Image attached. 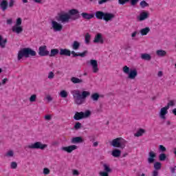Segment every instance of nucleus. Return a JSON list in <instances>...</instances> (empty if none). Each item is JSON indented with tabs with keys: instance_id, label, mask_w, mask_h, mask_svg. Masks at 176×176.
Segmentation results:
<instances>
[{
	"instance_id": "nucleus-1",
	"label": "nucleus",
	"mask_w": 176,
	"mask_h": 176,
	"mask_svg": "<svg viewBox=\"0 0 176 176\" xmlns=\"http://www.w3.org/2000/svg\"><path fill=\"white\" fill-rule=\"evenodd\" d=\"M80 19L79 10L76 9H72L69 10L68 14H62L56 17L57 21H62V23H68L70 20H78Z\"/></svg>"
},
{
	"instance_id": "nucleus-2",
	"label": "nucleus",
	"mask_w": 176,
	"mask_h": 176,
	"mask_svg": "<svg viewBox=\"0 0 176 176\" xmlns=\"http://www.w3.org/2000/svg\"><path fill=\"white\" fill-rule=\"evenodd\" d=\"M89 96H90V92L87 91H84L81 94L79 90L73 91V97L77 105H82Z\"/></svg>"
},
{
	"instance_id": "nucleus-3",
	"label": "nucleus",
	"mask_w": 176,
	"mask_h": 176,
	"mask_svg": "<svg viewBox=\"0 0 176 176\" xmlns=\"http://www.w3.org/2000/svg\"><path fill=\"white\" fill-rule=\"evenodd\" d=\"M89 54V51L87 50H85L84 52H82V53H79L77 54L76 52H75V51H72L65 48L63 49L61 48L60 50V52L59 54L60 56H66L67 57H71V54H72V57H86V55Z\"/></svg>"
},
{
	"instance_id": "nucleus-4",
	"label": "nucleus",
	"mask_w": 176,
	"mask_h": 176,
	"mask_svg": "<svg viewBox=\"0 0 176 176\" xmlns=\"http://www.w3.org/2000/svg\"><path fill=\"white\" fill-rule=\"evenodd\" d=\"M94 16L96 17L97 20H104L106 23H108V21H112V20L116 17L114 14L104 12L102 11H96Z\"/></svg>"
},
{
	"instance_id": "nucleus-5",
	"label": "nucleus",
	"mask_w": 176,
	"mask_h": 176,
	"mask_svg": "<svg viewBox=\"0 0 176 176\" xmlns=\"http://www.w3.org/2000/svg\"><path fill=\"white\" fill-rule=\"evenodd\" d=\"M122 71L124 74H128L129 79H135V77L138 75L137 69H130V67L125 65L122 68Z\"/></svg>"
},
{
	"instance_id": "nucleus-6",
	"label": "nucleus",
	"mask_w": 176,
	"mask_h": 176,
	"mask_svg": "<svg viewBox=\"0 0 176 176\" xmlns=\"http://www.w3.org/2000/svg\"><path fill=\"white\" fill-rule=\"evenodd\" d=\"M91 115V111L90 110H87L85 112H76L74 116L73 117L74 120H82V119H86Z\"/></svg>"
},
{
	"instance_id": "nucleus-7",
	"label": "nucleus",
	"mask_w": 176,
	"mask_h": 176,
	"mask_svg": "<svg viewBox=\"0 0 176 176\" xmlns=\"http://www.w3.org/2000/svg\"><path fill=\"white\" fill-rule=\"evenodd\" d=\"M26 148L29 149H41V151H45V149L47 148V144H42L41 142H36L28 145Z\"/></svg>"
},
{
	"instance_id": "nucleus-8",
	"label": "nucleus",
	"mask_w": 176,
	"mask_h": 176,
	"mask_svg": "<svg viewBox=\"0 0 176 176\" xmlns=\"http://www.w3.org/2000/svg\"><path fill=\"white\" fill-rule=\"evenodd\" d=\"M47 47L46 45L40 46L38 48V55H40L41 57L49 56V54H50V52L47 51Z\"/></svg>"
},
{
	"instance_id": "nucleus-9",
	"label": "nucleus",
	"mask_w": 176,
	"mask_h": 176,
	"mask_svg": "<svg viewBox=\"0 0 176 176\" xmlns=\"http://www.w3.org/2000/svg\"><path fill=\"white\" fill-rule=\"evenodd\" d=\"M52 25L55 32H60V31L63 30V25H61L60 23H58V22L56 21H52Z\"/></svg>"
},
{
	"instance_id": "nucleus-10",
	"label": "nucleus",
	"mask_w": 176,
	"mask_h": 176,
	"mask_svg": "<svg viewBox=\"0 0 176 176\" xmlns=\"http://www.w3.org/2000/svg\"><path fill=\"white\" fill-rule=\"evenodd\" d=\"M139 21H144L146 20V19H149V12L144 11L142 12L139 16L137 17Z\"/></svg>"
},
{
	"instance_id": "nucleus-11",
	"label": "nucleus",
	"mask_w": 176,
	"mask_h": 176,
	"mask_svg": "<svg viewBox=\"0 0 176 176\" xmlns=\"http://www.w3.org/2000/svg\"><path fill=\"white\" fill-rule=\"evenodd\" d=\"M90 65L92 66V71L94 74H97L98 72V63L97 62V60L91 59L90 60Z\"/></svg>"
},
{
	"instance_id": "nucleus-12",
	"label": "nucleus",
	"mask_w": 176,
	"mask_h": 176,
	"mask_svg": "<svg viewBox=\"0 0 176 176\" xmlns=\"http://www.w3.org/2000/svg\"><path fill=\"white\" fill-rule=\"evenodd\" d=\"M25 57V58H28L27 57V50L26 47L21 49L18 52L17 59L19 61Z\"/></svg>"
},
{
	"instance_id": "nucleus-13",
	"label": "nucleus",
	"mask_w": 176,
	"mask_h": 176,
	"mask_svg": "<svg viewBox=\"0 0 176 176\" xmlns=\"http://www.w3.org/2000/svg\"><path fill=\"white\" fill-rule=\"evenodd\" d=\"M168 109L165 107L162 108L160 111V118L163 120H166V119H167V118L166 117V115L168 113Z\"/></svg>"
},
{
	"instance_id": "nucleus-14",
	"label": "nucleus",
	"mask_w": 176,
	"mask_h": 176,
	"mask_svg": "<svg viewBox=\"0 0 176 176\" xmlns=\"http://www.w3.org/2000/svg\"><path fill=\"white\" fill-rule=\"evenodd\" d=\"M62 151H65V152H67V153H71L73 151L78 149V146L76 145H71L69 146L62 147Z\"/></svg>"
},
{
	"instance_id": "nucleus-15",
	"label": "nucleus",
	"mask_w": 176,
	"mask_h": 176,
	"mask_svg": "<svg viewBox=\"0 0 176 176\" xmlns=\"http://www.w3.org/2000/svg\"><path fill=\"white\" fill-rule=\"evenodd\" d=\"M156 157V153L153 151L148 153V163L149 164L155 162V158Z\"/></svg>"
},
{
	"instance_id": "nucleus-16",
	"label": "nucleus",
	"mask_w": 176,
	"mask_h": 176,
	"mask_svg": "<svg viewBox=\"0 0 176 176\" xmlns=\"http://www.w3.org/2000/svg\"><path fill=\"white\" fill-rule=\"evenodd\" d=\"M94 43H104V39L102 38V34H101V33H98L95 36Z\"/></svg>"
},
{
	"instance_id": "nucleus-17",
	"label": "nucleus",
	"mask_w": 176,
	"mask_h": 176,
	"mask_svg": "<svg viewBox=\"0 0 176 176\" xmlns=\"http://www.w3.org/2000/svg\"><path fill=\"white\" fill-rule=\"evenodd\" d=\"M120 138H117L114 140H113L110 144L111 146H113V148H120Z\"/></svg>"
},
{
	"instance_id": "nucleus-18",
	"label": "nucleus",
	"mask_w": 176,
	"mask_h": 176,
	"mask_svg": "<svg viewBox=\"0 0 176 176\" xmlns=\"http://www.w3.org/2000/svg\"><path fill=\"white\" fill-rule=\"evenodd\" d=\"M26 56L28 58L29 57H35L36 56V52L30 47H26Z\"/></svg>"
},
{
	"instance_id": "nucleus-19",
	"label": "nucleus",
	"mask_w": 176,
	"mask_h": 176,
	"mask_svg": "<svg viewBox=\"0 0 176 176\" xmlns=\"http://www.w3.org/2000/svg\"><path fill=\"white\" fill-rule=\"evenodd\" d=\"M83 142L85 140L80 136L73 138L71 140V144H82Z\"/></svg>"
},
{
	"instance_id": "nucleus-20",
	"label": "nucleus",
	"mask_w": 176,
	"mask_h": 176,
	"mask_svg": "<svg viewBox=\"0 0 176 176\" xmlns=\"http://www.w3.org/2000/svg\"><path fill=\"white\" fill-rule=\"evenodd\" d=\"M82 19L85 20H91V19H94V14H89L87 12L81 13Z\"/></svg>"
},
{
	"instance_id": "nucleus-21",
	"label": "nucleus",
	"mask_w": 176,
	"mask_h": 176,
	"mask_svg": "<svg viewBox=\"0 0 176 176\" xmlns=\"http://www.w3.org/2000/svg\"><path fill=\"white\" fill-rule=\"evenodd\" d=\"M8 6H9V3L6 0H2L0 3V8L3 12H5L8 9Z\"/></svg>"
},
{
	"instance_id": "nucleus-22",
	"label": "nucleus",
	"mask_w": 176,
	"mask_h": 176,
	"mask_svg": "<svg viewBox=\"0 0 176 176\" xmlns=\"http://www.w3.org/2000/svg\"><path fill=\"white\" fill-rule=\"evenodd\" d=\"M140 58L144 61H151L152 56L149 54L144 53L140 54Z\"/></svg>"
},
{
	"instance_id": "nucleus-23",
	"label": "nucleus",
	"mask_w": 176,
	"mask_h": 176,
	"mask_svg": "<svg viewBox=\"0 0 176 176\" xmlns=\"http://www.w3.org/2000/svg\"><path fill=\"white\" fill-rule=\"evenodd\" d=\"M12 30V32H15L16 34H21L23 30V27L17 25H14Z\"/></svg>"
},
{
	"instance_id": "nucleus-24",
	"label": "nucleus",
	"mask_w": 176,
	"mask_h": 176,
	"mask_svg": "<svg viewBox=\"0 0 176 176\" xmlns=\"http://www.w3.org/2000/svg\"><path fill=\"white\" fill-rule=\"evenodd\" d=\"M122 154V151L119 149H114L111 152V155L113 157H120Z\"/></svg>"
},
{
	"instance_id": "nucleus-25",
	"label": "nucleus",
	"mask_w": 176,
	"mask_h": 176,
	"mask_svg": "<svg viewBox=\"0 0 176 176\" xmlns=\"http://www.w3.org/2000/svg\"><path fill=\"white\" fill-rule=\"evenodd\" d=\"M6 43H8V39H6V38L3 39V37H2V36L0 35V46H1V47H2L3 49H5L6 46Z\"/></svg>"
},
{
	"instance_id": "nucleus-26",
	"label": "nucleus",
	"mask_w": 176,
	"mask_h": 176,
	"mask_svg": "<svg viewBox=\"0 0 176 176\" xmlns=\"http://www.w3.org/2000/svg\"><path fill=\"white\" fill-rule=\"evenodd\" d=\"M73 50H78L80 47V43L77 41H74L72 45Z\"/></svg>"
},
{
	"instance_id": "nucleus-27",
	"label": "nucleus",
	"mask_w": 176,
	"mask_h": 176,
	"mask_svg": "<svg viewBox=\"0 0 176 176\" xmlns=\"http://www.w3.org/2000/svg\"><path fill=\"white\" fill-rule=\"evenodd\" d=\"M150 31L151 28H149V27H146L140 30V34L142 36H144L145 35H148V33L150 32Z\"/></svg>"
},
{
	"instance_id": "nucleus-28",
	"label": "nucleus",
	"mask_w": 176,
	"mask_h": 176,
	"mask_svg": "<svg viewBox=\"0 0 176 176\" xmlns=\"http://www.w3.org/2000/svg\"><path fill=\"white\" fill-rule=\"evenodd\" d=\"M60 53V50L58 49H52L51 50L50 54H49L50 57H55Z\"/></svg>"
},
{
	"instance_id": "nucleus-29",
	"label": "nucleus",
	"mask_w": 176,
	"mask_h": 176,
	"mask_svg": "<svg viewBox=\"0 0 176 176\" xmlns=\"http://www.w3.org/2000/svg\"><path fill=\"white\" fill-rule=\"evenodd\" d=\"M71 82H72V83H74V85H76L77 83H83V80L76 77H72L71 78Z\"/></svg>"
},
{
	"instance_id": "nucleus-30",
	"label": "nucleus",
	"mask_w": 176,
	"mask_h": 176,
	"mask_svg": "<svg viewBox=\"0 0 176 176\" xmlns=\"http://www.w3.org/2000/svg\"><path fill=\"white\" fill-rule=\"evenodd\" d=\"M144 134H145V129H140L136 133H135V137H141Z\"/></svg>"
},
{
	"instance_id": "nucleus-31",
	"label": "nucleus",
	"mask_w": 176,
	"mask_h": 176,
	"mask_svg": "<svg viewBox=\"0 0 176 176\" xmlns=\"http://www.w3.org/2000/svg\"><path fill=\"white\" fill-rule=\"evenodd\" d=\"M126 144H127V141L124 140L123 138H120V148L121 149H124L126 148Z\"/></svg>"
},
{
	"instance_id": "nucleus-32",
	"label": "nucleus",
	"mask_w": 176,
	"mask_h": 176,
	"mask_svg": "<svg viewBox=\"0 0 176 176\" xmlns=\"http://www.w3.org/2000/svg\"><path fill=\"white\" fill-rule=\"evenodd\" d=\"M154 170L157 171H159V170H162V163L160 162H155Z\"/></svg>"
},
{
	"instance_id": "nucleus-33",
	"label": "nucleus",
	"mask_w": 176,
	"mask_h": 176,
	"mask_svg": "<svg viewBox=\"0 0 176 176\" xmlns=\"http://www.w3.org/2000/svg\"><path fill=\"white\" fill-rule=\"evenodd\" d=\"M100 97V96L98 94V93H94L91 96V98L93 100V101H98Z\"/></svg>"
},
{
	"instance_id": "nucleus-34",
	"label": "nucleus",
	"mask_w": 176,
	"mask_h": 176,
	"mask_svg": "<svg viewBox=\"0 0 176 176\" xmlns=\"http://www.w3.org/2000/svg\"><path fill=\"white\" fill-rule=\"evenodd\" d=\"M103 167H104V171H103V173H112V169H111V168H109V166H108L107 164H103Z\"/></svg>"
},
{
	"instance_id": "nucleus-35",
	"label": "nucleus",
	"mask_w": 176,
	"mask_h": 176,
	"mask_svg": "<svg viewBox=\"0 0 176 176\" xmlns=\"http://www.w3.org/2000/svg\"><path fill=\"white\" fill-rule=\"evenodd\" d=\"M140 6L142 9H144V8H148L149 3H146L145 0H143L140 3Z\"/></svg>"
},
{
	"instance_id": "nucleus-36",
	"label": "nucleus",
	"mask_w": 176,
	"mask_h": 176,
	"mask_svg": "<svg viewBox=\"0 0 176 176\" xmlns=\"http://www.w3.org/2000/svg\"><path fill=\"white\" fill-rule=\"evenodd\" d=\"M166 159H167V155H166L165 153H161L159 155V160L160 162H164V160H166Z\"/></svg>"
},
{
	"instance_id": "nucleus-37",
	"label": "nucleus",
	"mask_w": 176,
	"mask_h": 176,
	"mask_svg": "<svg viewBox=\"0 0 176 176\" xmlns=\"http://www.w3.org/2000/svg\"><path fill=\"white\" fill-rule=\"evenodd\" d=\"M156 53L157 56H160V57H163L164 56L165 54H166L167 52H166V51L164 50H157Z\"/></svg>"
},
{
	"instance_id": "nucleus-38",
	"label": "nucleus",
	"mask_w": 176,
	"mask_h": 176,
	"mask_svg": "<svg viewBox=\"0 0 176 176\" xmlns=\"http://www.w3.org/2000/svg\"><path fill=\"white\" fill-rule=\"evenodd\" d=\"M90 38H91V36L89 33H87L85 34V43L86 45H89L90 43Z\"/></svg>"
},
{
	"instance_id": "nucleus-39",
	"label": "nucleus",
	"mask_w": 176,
	"mask_h": 176,
	"mask_svg": "<svg viewBox=\"0 0 176 176\" xmlns=\"http://www.w3.org/2000/svg\"><path fill=\"white\" fill-rule=\"evenodd\" d=\"M60 95L62 98H67V97H68V93L64 90L60 91Z\"/></svg>"
},
{
	"instance_id": "nucleus-40",
	"label": "nucleus",
	"mask_w": 176,
	"mask_h": 176,
	"mask_svg": "<svg viewBox=\"0 0 176 176\" xmlns=\"http://www.w3.org/2000/svg\"><path fill=\"white\" fill-rule=\"evenodd\" d=\"M29 100L30 102H35V101H36V94L32 95L29 98Z\"/></svg>"
},
{
	"instance_id": "nucleus-41",
	"label": "nucleus",
	"mask_w": 176,
	"mask_h": 176,
	"mask_svg": "<svg viewBox=\"0 0 176 176\" xmlns=\"http://www.w3.org/2000/svg\"><path fill=\"white\" fill-rule=\"evenodd\" d=\"M74 129L75 130H79V129H82V124L79 122H76L74 124Z\"/></svg>"
},
{
	"instance_id": "nucleus-42",
	"label": "nucleus",
	"mask_w": 176,
	"mask_h": 176,
	"mask_svg": "<svg viewBox=\"0 0 176 176\" xmlns=\"http://www.w3.org/2000/svg\"><path fill=\"white\" fill-rule=\"evenodd\" d=\"M175 105V103H174V100H170L169 102H168L166 107L169 109L170 107H174Z\"/></svg>"
},
{
	"instance_id": "nucleus-43",
	"label": "nucleus",
	"mask_w": 176,
	"mask_h": 176,
	"mask_svg": "<svg viewBox=\"0 0 176 176\" xmlns=\"http://www.w3.org/2000/svg\"><path fill=\"white\" fill-rule=\"evenodd\" d=\"M10 168H12L13 170H16V168H17V162H11Z\"/></svg>"
},
{
	"instance_id": "nucleus-44",
	"label": "nucleus",
	"mask_w": 176,
	"mask_h": 176,
	"mask_svg": "<svg viewBox=\"0 0 176 176\" xmlns=\"http://www.w3.org/2000/svg\"><path fill=\"white\" fill-rule=\"evenodd\" d=\"M159 151H160V152H166V151H167V149L164 147V146L160 144L159 146Z\"/></svg>"
},
{
	"instance_id": "nucleus-45",
	"label": "nucleus",
	"mask_w": 176,
	"mask_h": 176,
	"mask_svg": "<svg viewBox=\"0 0 176 176\" xmlns=\"http://www.w3.org/2000/svg\"><path fill=\"white\" fill-rule=\"evenodd\" d=\"M22 21H23V20L21 19V18H18L16 19V22L15 25H16V26H21Z\"/></svg>"
},
{
	"instance_id": "nucleus-46",
	"label": "nucleus",
	"mask_w": 176,
	"mask_h": 176,
	"mask_svg": "<svg viewBox=\"0 0 176 176\" xmlns=\"http://www.w3.org/2000/svg\"><path fill=\"white\" fill-rule=\"evenodd\" d=\"M127 2H129V0H118L119 5H126Z\"/></svg>"
},
{
	"instance_id": "nucleus-47",
	"label": "nucleus",
	"mask_w": 176,
	"mask_h": 176,
	"mask_svg": "<svg viewBox=\"0 0 176 176\" xmlns=\"http://www.w3.org/2000/svg\"><path fill=\"white\" fill-rule=\"evenodd\" d=\"M140 0H129L131 6H135Z\"/></svg>"
},
{
	"instance_id": "nucleus-48",
	"label": "nucleus",
	"mask_w": 176,
	"mask_h": 176,
	"mask_svg": "<svg viewBox=\"0 0 176 176\" xmlns=\"http://www.w3.org/2000/svg\"><path fill=\"white\" fill-rule=\"evenodd\" d=\"M43 174L45 175H47L50 174V170H49V168H44Z\"/></svg>"
},
{
	"instance_id": "nucleus-49",
	"label": "nucleus",
	"mask_w": 176,
	"mask_h": 176,
	"mask_svg": "<svg viewBox=\"0 0 176 176\" xmlns=\"http://www.w3.org/2000/svg\"><path fill=\"white\" fill-rule=\"evenodd\" d=\"M53 78H54V73L50 72L48 74V79H53Z\"/></svg>"
},
{
	"instance_id": "nucleus-50",
	"label": "nucleus",
	"mask_w": 176,
	"mask_h": 176,
	"mask_svg": "<svg viewBox=\"0 0 176 176\" xmlns=\"http://www.w3.org/2000/svg\"><path fill=\"white\" fill-rule=\"evenodd\" d=\"M8 6L9 8H13L14 6V0H10Z\"/></svg>"
},
{
	"instance_id": "nucleus-51",
	"label": "nucleus",
	"mask_w": 176,
	"mask_h": 176,
	"mask_svg": "<svg viewBox=\"0 0 176 176\" xmlns=\"http://www.w3.org/2000/svg\"><path fill=\"white\" fill-rule=\"evenodd\" d=\"M109 1L111 0H98L99 5H102V3H107Z\"/></svg>"
},
{
	"instance_id": "nucleus-52",
	"label": "nucleus",
	"mask_w": 176,
	"mask_h": 176,
	"mask_svg": "<svg viewBox=\"0 0 176 176\" xmlns=\"http://www.w3.org/2000/svg\"><path fill=\"white\" fill-rule=\"evenodd\" d=\"M6 23L8 25H12V24H13V19H7Z\"/></svg>"
},
{
	"instance_id": "nucleus-53",
	"label": "nucleus",
	"mask_w": 176,
	"mask_h": 176,
	"mask_svg": "<svg viewBox=\"0 0 176 176\" xmlns=\"http://www.w3.org/2000/svg\"><path fill=\"white\" fill-rule=\"evenodd\" d=\"M13 155H14V153H13V151H10L7 153V156H9L10 157H13Z\"/></svg>"
},
{
	"instance_id": "nucleus-54",
	"label": "nucleus",
	"mask_w": 176,
	"mask_h": 176,
	"mask_svg": "<svg viewBox=\"0 0 176 176\" xmlns=\"http://www.w3.org/2000/svg\"><path fill=\"white\" fill-rule=\"evenodd\" d=\"M152 176H159V171L154 170L152 173Z\"/></svg>"
},
{
	"instance_id": "nucleus-55",
	"label": "nucleus",
	"mask_w": 176,
	"mask_h": 176,
	"mask_svg": "<svg viewBox=\"0 0 176 176\" xmlns=\"http://www.w3.org/2000/svg\"><path fill=\"white\" fill-rule=\"evenodd\" d=\"M99 174L100 176H109V173L107 172H100Z\"/></svg>"
},
{
	"instance_id": "nucleus-56",
	"label": "nucleus",
	"mask_w": 176,
	"mask_h": 176,
	"mask_svg": "<svg viewBox=\"0 0 176 176\" xmlns=\"http://www.w3.org/2000/svg\"><path fill=\"white\" fill-rule=\"evenodd\" d=\"M45 120H52V116H50V115H46V116H45Z\"/></svg>"
},
{
	"instance_id": "nucleus-57",
	"label": "nucleus",
	"mask_w": 176,
	"mask_h": 176,
	"mask_svg": "<svg viewBox=\"0 0 176 176\" xmlns=\"http://www.w3.org/2000/svg\"><path fill=\"white\" fill-rule=\"evenodd\" d=\"M176 168V166H175V167H170V173H172V174H175V169Z\"/></svg>"
},
{
	"instance_id": "nucleus-58",
	"label": "nucleus",
	"mask_w": 176,
	"mask_h": 176,
	"mask_svg": "<svg viewBox=\"0 0 176 176\" xmlns=\"http://www.w3.org/2000/svg\"><path fill=\"white\" fill-rule=\"evenodd\" d=\"M46 99L47 100L48 102H50V101H53V98H52L50 95L47 96Z\"/></svg>"
},
{
	"instance_id": "nucleus-59",
	"label": "nucleus",
	"mask_w": 176,
	"mask_h": 176,
	"mask_svg": "<svg viewBox=\"0 0 176 176\" xmlns=\"http://www.w3.org/2000/svg\"><path fill=\"white\" fill-rule=\"evenodd\" d=\"M8 78H4L1 81V85H6V82H8Z\"/></svg>"
},
{
	"instance_id": "nucleus-60",
	"label": "nucleus",
	"mask_w": 176,
	"mask_h": 176,
	"mask_svg": "<svg viewBox=\"0 0 176 176\" xmlns=\"http://www.w3.org/2000/svg\"><path fill=\"white\" fill-rule=\"evenodd\" d=\"M73 175H79V171L78 170H74L73 171Z\"/></svg>"
},
{
	"instance_id": "nucleus-61",
	"label": "nucleus",
	"mask_w": 176,
	"mask_h": 176,
	"mask_svg": "<svg viewBox=\"0 0 176 176\" xmlns=\"http://www.w3.org/2000/svg\"><path fill=\"white\" fill-rule=\"evenodd\" d=\"M97 112H99V113L102 112V104L100 105V108L97 109Z\"/></svg>"
},
{
	"instance_id": "nucleus-62",
	"label": "nucleus",
	"mask_w": 176,
	"mask_h": 176,
	"mask_svg": "<svg viewBox=\"0 0 176 176\" xmlns=\"http://www.w3.org/2000/svg\"><path fill=\"white\" fill-rule=\"evenodd\" d=\"M157 76H159V78H162V76H163V72L160 71L157 74Z\"/></svg>"
},
{
	"instance_id": "nucleus-63",
	"label": "nucleus",
	"mask_w": 176,
	"mask_h": 176,
	"mask_svg": "<svg viewBox=\"0 0 176 176\" xmlns=\"http://www.w3.org/2000/svg\"><path fill=\"white\" fill-rule=\"evenodd\" d=\"M137 31L134 32L133 33L131 34V36L132 38H135V36H137Z\"/></svg>"
},
{
	"instance_id": "nucleus-64",
	"label": "nucleus",
	"mask_w": 176,
	"mask_h": 176,
	"mask_svg": "<svg viewBox=\"0 0 176 176\" xmlns=\"http://www.w3.org/2000/svg\"><path fill=\"white\" fill-rule=\"evenodd\" d=\"M172 112H173V115H175V116H176V109H173L172 110Z\"/></svg>"
}]
</instances>
